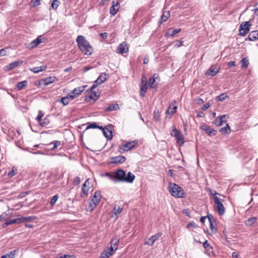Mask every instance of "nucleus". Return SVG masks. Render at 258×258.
Wrapping results in <instances>:
<instances>
[{
	"label": "nucleus",
	"instance_id": "f257e3e1",
	"mask_svg": "<svg viewBox=\"0 0 258 258\" xmlns=\"http://www.w3.org/2000/svg\"><path fill=\"white\" fill-rule=\"evenodd\" d=\"M135 179V176L131 172H128L127 174L126 172L121 169L117 170L114 172L113 181L124 182L127 183H132Z\"/></svg>",
	"mask_w": 258,
	"mask_h": 258
},
{
	"label": "nucleus",
	"instance_id": "f03ea898",
	"mask_svg": "<svg viewBox=\"0 0 258 258\" xmlns=\"http://www.w3.org/2000/svg\"><path fill=\"white\" fill-rule=\"evenodd\" d=\"M76 42L79 48L84 54L90 55L92 53L93 49L84 36L79 35Z\"/></svg>",
	"mask_w": 258,
	"mask_h": 258
},
{
	"label": "nucleus",
	"instance_id": "7ed1b4c3",
	"mask_svg": "<svg viewBox=\"0 0 258 258\" xmlns=\"http://www.w3.org/2000/svg\"><path fill=\"white\" fill-rule=\"evenodd\" d=\"M168 189L170 194L176 198H184L186 197L183 188L176 183H169Z\"/></svg>",
	"mask_w": 258,
	"mask_h": 258
},
{
	"label": "nucleus",
	"instance_id": "20e7f679",
	"mask_svg": "<svg viewBox=\"0 0 258 258\" xmlns=\"http://www.w3.org/2000/svg\"><path fill=\"white\" fill-rule=\"evenodd\" d=\"M138 140H134L127 142L124 144L120 145L118 147V151L120 153H123L125 152L131 150L134 148L138 144Z\"/></svg>",
	"mask_w": 258,
	"mask_h": 258
},
{
	"label": "nucleus",
	"instance_id": "39448f33",
	"mask_svg": "<svg viewBox=\"0 0 258 258\" xmlns=\"http://www.w3.org/2000/svg\"><path fill=\"white\" fill-rule=\"evenodd\" d=\"M217 194V192L216 191H215L214 193L212 194V196H213L214 203L216 206L217 210L219 214L220 215H223L225 212V209L221 201V200L218 197L216 196Z\"/></svg>",
	"mask_w": 258,
	"mask_h": 258
},
{
	"label": "nucleus",
	"instance_id": "423d86ee",
	"mask_svg": "<svg viewBox=\"0 0 258 258\" xmlns=\"http://www.w3.org/2000/svg\"><path fill=\"white\" fill-rule=\"evenodd\" d=\"M251 25L248 22H242L240 25L239 35L242 36H245L249 31V26Z\"/></svg>",
	"mask_w": 258,
	"mask_h": 258
},
{
	"label": "nucleus",
	"instance_id": "0eeeda50",
	"mask_svg": "<svg viewBox=\"0 0 258 258\" xmlns=\"http://www.w3.org/2000/svg\"><path fill=\"white\" fill-rule=\"evenodd\" d=\"M106 74H101L97 80L94 82L93 86L90 88V91H93V90H94L99 84L104 82L106 80V78L105 77Z\"/></svg>",
	"mask_w": 258,
	"mask_h": 258
},
{
	"label": "nucleus",
	"instance_id": "6e6552de",
	"mask_svg": "<svg viewBox=\"0 0 258 258\" xmlns=\"http://www.w3.org/2000/svg\"><path fill=\"white\" fill-rule=\"evenodd\" d=\"M200 128L205 131V133L209 136H214L216 134L217 131L213 128H211L206 124H202L200 126Z\"/></svg>",
	"mask_w": 258,
	"mask_h": 258
},
{
	"label": "nucleus",
	"instance_id": "1a4fd4ad",
	"mask_svg": "<svg viewBox=\"0 0 258 258\" xmlns=\"http://www.w3.org/2000/svg\"><path fill=\"white\" fill-rule=\"evenodd\" d=\"M116 250H117L116 247L114 248L112 246H111L109 249H105L103 250V251L101 253L100 258H109L112 254H113V252Z\"/></svg>",
	"mask_w": 258,
	"mask_h": 258
},
{
	"label": "nucleus",
	"instance_id": "9d476101",
	"mask_svg": "<svg viewBox=\"0 0 258 258\" xmlns=\"http://www.w3.org/2000/svg\"><path fill=\"white\" fill-rule=\"evenodd\" d=\"M227 115L223 114L221 116H218L214 120V124L217 126H220L222 124L223 122L226 121Z\"/></svg>",
	"mask_w": 258,
	"mask_h": 258
},
{
	"label": "nucleus",
	"instance_id": "9b49d317",
	"mask_svg": "<svg viewBox=\"0 0 258 258\" xmlns=\"http://www.w3.org/2000/svg\"><path fill=\"white\" fill-rule=\"evenodd\" d=\"M42 42L41 36H38L36 39L32 41L29 44L28 47L30 49H33L36 47L40 43Z\"/></svg>",
	"mask_w": 258,
	"mask_h": 258
},
{
	"label": "nucleus",
	"instance_id": "f8f14e48",
	"mask_svg": "<svg viewBox=\"0 0 258 258\" xmlns=\"http://www.w3.org/2000/svg\"><path fill=\"white\" fill-rule=\"evenodd\" d=\"M125 161V157L121 155L113 157L111 158V162L114 164H121Z\"/></svg>",
	"mask_w": 258,
	"mask_h": 258
},
{
	"label": "nucleus",
	"instance_id": "ddd939ff",
	"mask_svg": "<svg viewBox=\"0 0 258 258\" xmlns=\"http://www.w3.org/2000/svg\"><path fill=\"white\" fill-rule=\"evenodd\" d=\"M102 195L100 191H97L94 193L93 198L91 199V201L95 203V204L98 205L100 203Z\"/></svg>",
	"mask_w": 258,
	"mask_h": 258
},
{
	"label": "nucleus",
	"instance_id": "4468645a",
	"mask_svg": "<svg viewBox=\"0 0 258 258\" xmlns=\"http://www.w3.org/2000/svg\"><path fill=\"white\" fill-rule=\"evenodd\" d=\"M128 49L127 47V44L125 42L121 43L117 47L118 52L120 54H123L127 52Z\"/></svg>",
	"mask_w": 258,
	"mask_h": 258
},
{
	"label": "nucleus",
	"instance_id": "2eb2a0df",
	"mask_svg": "<svg viewBox=\"0 0 258 258\" xmlns=\"http://www.w3.org/2000/svg\"><path fill=\"white\" fill-rule=\"evenodd\" d=\"M102 130L104 136L108 140H111L112 138V132L107 127H103L102 126L99 127Z\"/></svg>",
	"mask_w": 258,
	"mask_h": 258
},
{
	"label": "nucleus",
	"instance_id": "dca6fc26",
	"mask_svg": "<svg viewBox=\"0 0 258 258\" xmlns=\"http://www.w3.org/2000/svg\"><path fill=\"white\" fill-rule=\"evenodd\" d=\"M219 72V68H213V67H211L206 72V75H210L211 76H215L217 73Z\"/></svg>",
	"mask_w": 258,
	"mask_h": 258
},
{
	"label": "nucleus",
	"instance_id": "f3484780",
	"mask_svg": "<svg viewBox=\"0 0 258 258\" xmlns=\"http://www.w3.org/2000/svg\"><path fill=\"white\" fill-rule=\"evenodd\" d=\"M21 223V220L20 218L9 220L7 221L3 225V227H7L8 226L10 225H12L13 224H19Z\"/></svg>",
	"mask_w": 258,
	"mask_h": 258
},
{
	"label": "nucleus",
	"instance_id": "a211bd4d",
	"mask_svg": "<svg viewBox=\"0 0 258 258\" xmlns=\"http://www.w3.org/2000/svg\"><path fill=\"white\" fill-rule=\"evenodd\" d=\"M203 246L205 249L206 252L208 253L209 255H211V254H214L213 251V247L208 243V241L206 240L203 243Z\"/></svg>",
	"mask_w": 258,
	"mask_h": 258
},
{
	"label": "nucleus",
	"instance_id": "6ab92c4d",
	"mask_svg": "<svg viewBox=\"0 0 258 258\" xmlns=\"http://www.w3.org/2000/svg\"><path fill=\"white\" fill-rule=\"evenodd\" d=\"M86 87L87 85H85L76 88L72 91V93L75 94L77 96L83 92Z\"/></svg>",
	"mask_w": 258,
	"mask_h": 258
},
{
	"label": "nucleus",
	"instance_id": "aec40b11",
	"mask_svg": "<svg viewBox=\"0 0 258 258\" xmlns=\"http://www.w3.org/2000/svg\"><path fill=\"white\" fill-rule=\"evenodd\" d=\"M180 31H181V29H175V30H172V28H169L168 30V32L166 33L165 36V37L173 36L175 34L180 32Z\"/></svg>",
	"mask_w": 258,
	"mask_h": 258
},
{
	"label": "nucleus",
	"instance_id": "412c9836",
	"mask_svg": "<svg viewBox=\"0 0 258 258\" xmlns=\"http://www.w3.org/2000/svg\"><path fill=\"white\" fill-rule=\"evenodd\" d=\"M178 134L177 136L174 137L176 140L177 143L179 144L180 146L183 145L184 143L183 134L181 132Z\"/></svg>",
	"mask_w": 258,
	"mask_h": 258
},
{
	"label": "nucleus",
	"instance_id": "4be33fe9",
	"mask_svg": "<svg viewBox=\"0 0 258 258\" xmlns=\"http://www.w3.org/2000/svg\"><path fill=\"white\" fill-rule=\"evenodd\" d=\"M170 14L169 11L164 12L162 16L161 17L160 20L159 22L160 24H162L163 22L166 21L170 17Z\"/></svg>",
	"mask_w": 258,
	"mask_h": 258
},
{
	"label": "nucleus",
	"instance_id": "5701e85b",
	"mask_svg": "<svg viewBox=\"0 0 258 258\" xmlns=\"http://www.w3.org/2000/svg\"><path fill=\"white\" fill-rule=\"evenodd\" d=\"M148 88V84L144 83L141 84L140 87V95L142 97H144L145 95V93Z\"/></svg>",
	"mask_w": 258,
	"mask_h": 258
},
{
	"label": "nucleus",
	"instance_id": "b1692460",
	"mask_svg": "<svg viewBox=\"0 0 258 258\" xmlns=\"http://www.w3.org/2000/svg\"><path fill=\"white\" fill-rule=\"evenodd\" d=\"M258 39V32L256 31H251L248 35V39L250 41H254Z\"/></svg>",
	"mask_w": 258,
	"mask_h": 258
},
{
	"label": "nucleus",
	"instance_id": "393cba45",
	"mask_svg": "<svg viewBox=\"0 0 258 258\" xmlns=\"http://www.w3.org/2000/svg\"><path fill=\"white\" fill-rule=\"evenodd\" d=\"M46 68V66H40L31 68L30 69V71L34 73H38L43 71H45Z\"/></svg>",
	"mask_w": 258,
	"mask_h": 258
},
{
	"label": "nucleus",
	"instance_id": "a878e982",
	"mask_svg": "<svg viewBox=\"0 0 258 258\" xmlns=\"http://www.w3.org/2000/svg\"><path fill=\"white\" fill-rule=\"evenodd\" d=\"M220 132L223 134H228L230 133L231 130L228 124L226 123L225 126L222 127L220 130Z\"/></svg>",
	"mask_w": 258,
	"mask_h": 258
},
{
	"label": "nucleus",
	"instance_id": "bb28decb",
	"mask_svg": "<svg viewBox=\"0 0 258 258\" xmlns=\"http://www.w3.org/2000/svg\"><path fill=\"white\" fill-rule=\"evenodd\" d=\"M23 62V60H19V61H16L13 62L11 63L10 64H9V70L13 69L15 68L16 67L19 66L20 64H22Z\"/></svg>",
	"mask_w": 258,
	"mask_h": 258
},
{
	"label": "nucleus",
	"instance_id": "cd10ccee",
	"mask_svg": "<svg viewBox=\"0 0 258 258\" xmlns=\"http://www.w3.org/2000/svg\"><path fill=\"white\" fill-rule=\"evenodd\" d=\"M158 78H159L158 76L155 77V75H154L153 77L149 79V80L148 81V83L150 85L151 88H155L156 87H157V84H155V80L157 79Z\"/></svg>",
	"mask_w": 258,
	"mask_h": 258
},
{
	"label": "nucleus",
	"instance_id": "c85d7f7f",
	"mask_svg": "<svg viewBox=\"0 0 258 258\" xmlns=\"http://www.w3.org/2000/svg\"><path fill=\"white\" fill-rule=\"evenodd\" d=\"M257 218L255 217H251V218H248L245 221V224H246V225L251 226L252 225H253V224L256 223V222L257 221Z\"/></svg>",
	"mask_w": 258,
	"mask_h": 258
},
{
	"label": "nucleus",
	"instance_id": "c756f323",
	"mask_svg": "<svg viewBox=\"0 0 258 258\" xmlns=\"http://www.w3.org/2000/svg\"><path fill=\"white\" fill-rule=\"evenodd\" d=\"M55 80V77H49L44 79V82L45 85H48L53 83Z\"/></svg>",
	"mask_w": 258,
	"mask_h": 258
},
{
	"label": "nucleus",
	"instance_id": "7c9ffc66",
	"mask_svg": "<svg viewBox=\"0 0 258 258\" xmlns=\"http://www.w3.org/2000/svg\"><path fill=\"white\" fill-rule=\"evenodd\" d=\"M177 108V106L172 107L171 106H169L166 111V113L173 114L176 112Z\"/></svg>",
	"mask_w": 258,
	"mask_h": 258
},
{
	"label": "nucleus",
	"instance_id": "2f4dec72",
	"mask_svg": "<svg viewBox=\"0 0 258 258\" xmlns=\"http://www.w3.org/2000/svg\"><path fill=\"white\" fill-rule=\"evenodd\" d=\"M97 205L95 203L90 201L88 207L86 208V210L90 212H92L94 209L96 207Z\"/></svg>",
	"mask_w": 258,
	"mask_h": 258
},
{
	"label": "nucleus",
	"instance_id": "473e14b6",
	"mask_svg": "<svg viewBox=\"0 0 258 258\" xmlns=\"http://www.w3.org/2000/svg\"><path fill=\"white\" fill-rule=\"evenodd\" d=\"M28 82L27 81H23L19 82L17 84V88L19 90L22 89L24 87L27 85Z\"/></svg>",
	"mask_w": 258,
	"mask_h": 258
},
{
	"label": "nucleus",
	"instance_id": "72a5a7b5",
	"mask_svg": "<svg viewBox=\"0 0 258 258\" xmlns=\"http://www.w3.org/2000/svg\"><path fill=\"white\" fill-rule=\"evenodd\" d=\"M19 251V249L17 248L14 250L11 251L9 253L6 254L8 258H14L15 254L17 253Z\"/></svg>",
	"mask_w": 258,
	"mask_h": 258
},
{
	"label": "nucleus",
	"instance_id": "f704fd0d",
	"mask_svg": "<svg viewBox=\"0 0 258 258\" xmlns=\"http://www.w3.org/2000/svg\"><path fill=\"white\" fill-rule=\"evenodd\" d=\"M35 219V217L28 216V217H22L20 218L21 220V223L27 221H31Z\"/></svg>",
	"mask_w": 258,
	"mask_h": 258
},
{
	"label": "nucleus",
	"instance_id": "c9c22d12",
	"mask_svg": "<svg viewBox=\"0 0 258 258\" xmlns=\"http://www.w3.org/2000/svg\"><path fill=\"white\" fill-rule=\"evenodd\" d=\"M161 235H162L161 233H158L151 236V238L149 239L151 241V244L150 245H152L153 244V243H154V242L157 239H158L160 237H161Z\"/></svg>",
	"mask_w": 258,
	"mask_h": 258
},
{
	"label": "nucleus",
	"instance_id": "e433bc0d",
	"mask_svg": "<svg viewBox=\"0 0 258 258\" xmlns=\"http://www.w3.org/2000/svg\"><path fill=\"white\" fill-rule=\"evenodd\" d=\"M89 190V187L82 188L80 196L82 198H85V197H87L88 194Z\"/></svg>",
	"mask_w": 258,
	"mask_h": 258
},
{
	"label": "nucleus",
	"instance_id": "4c0bfd02",
	"mask_svg": "<svg viewBox=\"0 0 258 258\" xmlns=\"http://www.w3.org/2000/svg\"><path fill=\"white\" fill-rule=\"evenodd\" d=\"M119 109V107L117 104H111L108 107L105 109L106 111H111L114 110H117Z\"/></svg>",
	"mask_w": 258,
	"mask_h": 258
},
{
	"label": "nucleus",
	"instance_id": "58836bf2",
	"mask_svg": "<svg viewBox=\"0 0 258 258\" xmlns=\"http://www.w3.org/2000/svg\"><path fill=\"white\" fill-rule=\"evenodd\" d=\"M153 118L156 121H158L160 119V113L159 110H155L153 113Z\"/></svg>",
	"mask_w": 258,
	"mask_h": 258
},
{
	"label": "nucleus",
	"instance_id": "ea45409f",
	"mask_svg": "<svg viewBox=\"0 0 258 258\" xmlns=\"http://www.w3.org/2000/svg\"><path fill=\"white\" fill-rule=\"evenodd\" d=\"M241 68L242 69H245L248 67L249 64L248 59H247L246 58H243L241 59Z\"/></svg>",
	"mask_w": 258,
	"mask_h": 258
},
{
	"label": "nucleus",
	"instance_id": "a19ab883",
	"mask_svg": "<svg viewBox=\"0 0 258 258\" xmlns=\"http://www.w3.org/2000/svg\"><path fill=\"white\" fill-rule=\"evenodd\" d=\"M119 239L117 237L114 238L112 239L110 242L111 243V246H112V247L115 248L116 247L117 248V245L118 243H119Z\"/></svg>",
	"mask_w": 258,
	"mask_h": 258
},
{
	"label": "nucleus",
	"instance_id": "79ce46f5",
	"mask_svg": "<svg viewBox=\"0 0 258 258\" xmlns=\"http://www.w3.org/2000/svg\"><path fill=\"white\" fill-rule=\"evenodd\" d=\"M115 5H112L110 8V13L112 16H114L118 11V8H115Z\"/></svg>",
	"mask_w": 258,
	"mask_h": 258
},
{
	"label": "nucleus",
	"instance_id": "37998d69",
	"mask_svg": "<svg viewBox=\"0 0 258 258\" xmlns=\"http://www.w3.org/2000/svg\"><path fill=\"white\" fill-rule=\"evenodd\" d=\"M58 101L61 103L63 105L66 106L69 104V99H68V97L66 96L62 97L60 100H58Z\"/></svg>",
	"mask_w": 258,
	"mask_h": 258
},
{
	"label": "nucleus",
	"instance_id": "c03bdc74",
	"mask_svg": "<svg viewBox=\"0 0 258 258\" xmlns=\"http://www.w3.org/2000/svg\"><path fill=\"white\" fill-rule=\"evenodd\" d=\"M180 132L177 130L176 127L173 126L172 129L170 131V134L172 137L177 136L178 133H180Z\"/></svg>",
	"mask_w": 258,
	"mask_h": 258
},
{
	"label": "nucleus",
	"instance_id": "a18cd8bd",
	"mask_svg": "<svg viewBox=\"0 0 258 258\" xmlns=\"http://www.w3.org/2000/svg\"><path fill=\"white\" fill-rule=\"evenodd\" d=\"M227 97V95L225 93H222L220 95L217 96L216 100L219 101H222Z\"/></svg>",
	"mask_w": 258,
	"mask_h": 258
},
{
	"label": "nucleus",
	"instance_id": "49530a36",
	"mask_svg": "<svg viewBox=\"0 0 258 258\" xmlns=\"http://www.w3.org/2000/svg\"><path fill=\"white\" fill-rule=\"evenodd\" d=\"M49 120L47 118H45L39 122V124L42 126L47 125L49 123Z\"/></svg>",
	"mask_w": 258,
	"mask_h": 258
},
{
	"label": "nucleus",
	"instance_id": "de8ad7c7",
	"mask_svg": "<svg viewBox=\"0 0 258 258\" xmlns=\"http://www.w3.org/2000/svg\"><path fill=\"white\" fill-rule=\"evenodd\" d=\"M60 4V2L58 0H54L53 1L52 4H51V7L54 10H56L58 8V6Z\"/></svg>",
	"mask_w": 258,
	"mask_h": 258
},
{
	"label": "nucleus",
	"instance_id": "09e8293b",
	"mask_svg": "<svg viewBox=\"0 0 258 258\" xmlns=\"http://www.w3.org/2000/svg\"><path fill=\"white\" fill-rule=\"evenodd\" d=\"M58 197L59 196L58 194H56L52 197L50 203L51 206H53L56 203Z\"/></svg>",
	"mask_w": 258,
	"mask_h": 258
},
{
	"label": "nucleus",
	"instance_id": "8fccbe9b",
	"mask_svg": "<svg viewBox=\"0 0 258 258\" xmlns=\"http://www.w3.org/2000/svg\"><path fill=\"white\" fill-rule=\"evenodd\" d=\"M51 144H53V147L51 148V150H54V149H56L58 146H59L61 145V142H60V141H55L51 143Z\"/></svg>",
	"mask_w": 258,
	"mask_h": 258
},
{
	"label": "nucleus",
	"instance_id": "3c124183",
	"mask_svg": "<svg viewBox=\"0 0 258 258\" xmlns=\"http://www.w3.org/2000/svg\"><path fill=\"white\" fill-rule=\"evenodd\" d=\"M99 127H100V126H99L96 122H93V123H90L89 125H88L87 126V127H86V129L97 128H99Z\"/></svg>",
	"mask_w": 258,
	"mask_h": 258
},
{
	"label": "nucleus",
	"instance_id": "603ef678",
	"mask_svg": "<svg viewBox=\"0 0 258 258\" xmlns=\"http://www.w3.org/2000/svg\"><path fill=\"white\" fill-rule=\"evenodd\" d=\"M122 208H120V207H118L117 208L116 207H115L113 209L114 213L115 215H118L119 214H120L122 212Z\"/></svg>",
	"mask_w": 258,
	"mask_h": 258
},
{
	"label": "nucleus",
	"instance_id": "864d4df0",
	"mask_svg": "<svg viewBox=\"0 0 258 258\" xmlns=\"http://www.w3.org/2000/svg\"><path fill=\"white\" fill-rule=\"evenodd\" d=\"M40 0H31L30 3L31 6L35 7L40 5Z\"/></svg>",
	"mask_w": 258,
	"mask_h": 258
},
{
	"label": "nucleus",
	"instance_id": "5fc2aeb1",
	"mask_svg": "<svg viewBox=\"0 0 258 258\" xmlns=\"http://www.w3.org/2000/svg\"><path fill=\"white\" fill-rule=\"evenodd\" d=\"M43 116V111L41 110H39L38 111V115L36 117V119L39 122H40L42 119V118Z\"/></svg>",
	"mask_w": 258,
	"mask_h": 258
},
{
	"label": "nucleus",
	"instance_id": "6e6d98bb",
	"mask_svg": "<svg viewBox=\"0 0 258 258\" xmlns=\"http://www.w3.org/2000/svg\"><path fill=\"white\" fill-rule=\"evenodd\" d=\"M210 229L212 233H216L217 231V228L214 226L213 223H210Z\"/></svg>",
	"mask_w": 258,
	"mask_h": 258
},
{
	"label": "nucleus",
	"instance_id": "4d7b16f0",
	"mask_svg": "<svg viewBox=\"0 0 258 258\" xmlns=\"http://www.w3.org/2000/svg\"><path fill=\"white\" fill-rule=\"evenodd\" d=\"M207 218H208L210 223H213V222L215 221V219H214V217L211 214L208 215L207 216Z\"/></svg>",
	"mask_w": 258,
	"mask_h": 258
},
{
	"label": "nucleus",
	"instance_id": "13d9d810",
	"mask_svg": "<svg viewBox=\"0 0 258 258\" xmlns=\"http://www.w3.org/2000/svg\"><path fill=\"white\" fill-rule=\"evenodd\" d=\"M81 182L80 178L79 176H77L74 180V183L75 185L79 184Z\"/></svg>",
	"mask_w": 258,
	"mask_h": 258
},
{
	"label": "nucleus",
	"instance_id": "bf43d9fd",
	"mask_svg": "<svg viewBox=\"0 0 258 258\" xmlns=\"http://www.w3.org/2000/svg\"><path fill=\"white\" fill-rule=\"evenodd\" d=\"M176 42V43L175 44V46L177 47H179L183 45V41L177 40Z\"/></svg>",
	"mask_w": 258,
	"mask_h": 258
},
{
	"label": "nucleus",
	"instance_id": "052dcab7",
	"mask_svg": "<svg viewBox=\"0 0 258 258\" xmlns=\"http://www.w3.org/2000/svg\"><path fill=\"white\" fill-rule=\"evenodd\" d=\"M105 175L109 177V178L112 180V181H113V175H114V172H112V173H109V172H107L105 174Z\"/></svg>",
	"mask_w": 258,
	"mask_h": 258
},
{
	"label": "nucleus",
	"instance_id": "680f3d73",
	"mask_svg": "<svg viewBox=\"0 0 258 258\" xmlns=\"http://www.w3.org/2000/svg\"><path fill=\"white\" fill-rule=\"evenodd\" d=\"M72 92L69 94V95H68L66 97H68V99L70 100H73L76 97V96L75 95V94H72Z\"/></svg>",
	"mask_w": 258,
	"mask_h": 258
},
{
	"label": "nucleus",
	"instance_id": "e2e57ef3",
	"mask_svg": "<svg viewBox=\"0 0 258 258\" xmlns=\"http://www.w3.org/2000/svg\"><path fill=\"white\" fill-rule=\"evenodd\" d=\"M6 55V49H0V56H5Z\"/></svg>",
	"mask_w": 258,
	"mask_h": 258
},
{
	"label": "nucleus",
	"instance_id": "0e129e2a",
	"mask_svg": "<svg viewBox=\"0 0 258 258\" xmlns=\"http://www.w3.org/2000/svg\"><path fill=\"white\" fill-rule=\"evenodd\" d=\"M253 11L255 14L258 15V2L254 5Z\"/></svg>",
	"mask_w": 258,
	"mask_h": 258
},
{
	"label": "nucleus",
	"instance_id": "69168bd1",
	"mask_svg": "<svg viewBox=\"0 0 258 258\" xmlns=\"http://www.w3.org/2000/svg\"><path fill=\"white\" fill-rule=\"evenodd\" d=\"M232 256L233 258H240L239 256V254L237 252H233L232 253Z\"/></svg>",
	"mask_w": 258,
	"mask_h": 258
},
{
	"label": "nucleus",
	"instance_id": "338daca9",
	"mask_svg": "<svg viewBox=\"0 0 258 258\" xmlns=\"http://www.w3.org/2000/svg\"><path fill=\"white\" fill-rule=\"evenodd\" d=\"M197 116L198 117H202L204 116V113L202 111H200L197 113Z\"/></svg>",
	"mask_w": 258,
	"mask_h": 258
},
{
	"label": "nucleus",
	"instance_id": "774afa93",
	"mask_svg": "<svg viewBox=\"0 0 258 258\" xmlns=\"http://www.w3.org/2000/svg\"><path fill=\"white\" fill-rule=\"evenodd\" d=\"M72 257H74V256L71 255H68V254H64V255L59 257V258H72Z\"/></svg>",
	"mask_w": 258,
	"mask_h": 258
}]
</instances>
